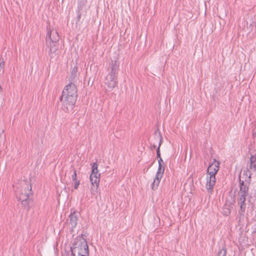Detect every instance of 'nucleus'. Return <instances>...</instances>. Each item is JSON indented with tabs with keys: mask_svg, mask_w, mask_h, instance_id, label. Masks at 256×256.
Wrapping results in <instances>:
<instances>
[{
	"mask_svg": "<svg viewBox=\"0 0 256 256\" xmlns=\"http://www.w3.org/2000/svg\"><path fill=\"white\" fill-rule=\"evenodd\" d=\"M109 68L110 69V72L108 73V75L112 76H116L118 77V72L119 70V62L117 60H112L110 63Z\"/></svg>",
	"mask_w": 256,
	"mask_h": 256,
	"instance_id": "9b49d317",
	"label": "nucleus"
},
{
	"mask_svg": "<svg viewBox=\"0 0 256 256\" xmlns=\"http://www.w3.org/2000/svg\"><path fill=\"white\" fill-rule=\"evenodd\" d=\"M33 196L32 192V186H28V188L24 190V192H22L20 196H16V198L18 201H20L22 206L27 210H29L30 206V202L32 200Z\"/></svg>",
	"mask_w": 256,
	"mask_h": 256,
	"instance_id": "20e7f679",
	"label": "nucleus"
},
{
	"mask_svg": "<svg viewBox=\"0 0 256 256\" xmlns=\"http://www.w3.org/2000/svg\"><path fill=\"white\" fill-rule=\"evenodd\" d=\"M46 29L47 34L46 38V46H48V42L50 41V40H52V30H50V22H47Z\"/></svg>",
	"mask_w": 256,
	"mask_h": 256,
	"instance_id": "dca6fc26",
	"label": "nucleus"
},
{
	"mask_svg": "<svg viewBox=\"0 0 256 256\" xmlns=\"http://www.w3.org/2000/svg\"><path fill=\"white\" fill-rule=\"evenodd\" d=\"M224 210V214L226 216H228L230 214V211L228 208H224L223 209Z\"/></svg>",
	"mask_w": 256,
	"mask_h": 256,
	"instance_id": "393cba45",
	"label": "nucleus"
},
{
	"mask_svg": "<svg viewBox=\"0 0 256 256\" xmlns=\"http://www.w3.org/2000/svg\"><path fill=\"white\" fill-rule=\"evenodd\" d=\"M98 164L97 162H94L92 166V173L90 175V182L92 184L91 192L94 194V192H97V190L99 186L100 181V174H98Z\"/></svg>",
	"mask_w": 256,
	"mask_h": 256,
	"instance_id": "7ed1b4c3",
	"label": "nucleus"
},
{
	"mask_svg": "<svg viewBox=\"0 0 256 256\" xmlns=\"http://www.w3.org/2000/svg\"><path fill=\"white\" fill-rule=\"evenodd\" d=\"M245 212H238V222L240 223L242 221L244 220Z\"/></svg>",
	"mask_w": 256,
	"mask_h": 256,
	"instance_id": "b1692460",
	"label": "nucleus"
},
{
	"mask_svg": "<svg viewBox=\"0 0 256 256\" xmlns=\"http://www.w3.org/2000/svg\"><path fill=\"white\" fill-rule=\"evenodd\" d=\"M70 218V225L72 228H74L76 227L77 225V222L78 220V216L76 214L75 212L71 214L69 216Z\"/></svg>",
	"mask_w": 256,
	"mask_h": 256,
	"instance_id": "ddd939ff",
	"label": "nucleus"
},
{
	"mask_svg": "<svg viewBox=\"0 0 256 256\" xmlns=\"http://www.w3.org/2000/svg\"><path fill=\"white\" fill-rule=\"evenodd\" d=\"M164 165L165 164H158V170L156 174V176L162 177L164 171Z\"/></svg>",
	"mask_w": 256,
	"mask_h": 256,
	"instance_id": "a211bd4d",
	"label": "nucleus"
},
{
	"mask_svg": "<svg viewBox=\"0 0 256 256\" xmlns=\"http://www.w3.org/2000/svg\"><path fill=\"white\" fill-rule=\"evenodd\" d=\"M237 202H238V203L240 207L238 212H245L246 208V201L237 200Z\"/></svg>",
	"mask_w": 256,
	"mask_h": 256,
	"instance_id": "6ab92c4d",
	"label": "nucleus"
},
{
	"mask_svg": "<svg viewBox=\"0 0 256 256\" xmlns=\"http://www.w3.org/2000/svg\"><path fill=\"white\" fill-rule=\"evenodd\" d=\"M220 162L214 158L212 162L209 165L207 169V174L210 175L206 178V188L208 193L212 194L214 186L216 184V176L220 170Z\"/></svg>",
	"mask_w": 256,
	"mask_h": 256,
	"instance_id": "f03ea898",
	"label": "nucleus"
},
{
	"mask_svg": "<svg viewBox=\"0 0 256 256\" xmlns=\"http://www.w3.org/2000/svg\"><path fill=\"white\" fill-rule=\"evenodd\" d=\"M2 90V88L1 86H0V90Z\"/></svg>",
	"mask_w": 256,
	"mask_h": 256,
	"instance_id": "7c9ffc66",
	"label": "nucleus"
},
{
	"mask_svg": "<svg viewBox=\"0 0 256 256\" xmlns=\"http://www.w3.org/2000/svg\"><path fill=\"white\" fill-rule=\"evenodd\" d=\"M226 248L225 246H223L222 248L220 250L218 253V256H226Z\"/></svg>",
	"mask_w": 256,
	"mask_h": 256,
	"instance_id": "5701e85b",
	"label": "nucleus"
},
{
	"mask_svg": "<svg viewBox=\"0 0 256 256\" xmlns=\"http://www.w3.org/2000/svg\"><path fill=\"white\" fill-rule=\"evenodd\" d=\"M118 84V77L116 76H112L111 75H107L105 80V84L107 86L108 88L112 90L117 86Z\"/></svg>",
	"mask_w": 256,
	"mask_h": 256,
	"instance_id": "1a4fd4ad",
	"label": "nucleus"
},
{
	"mask_svg": "<svg viewBox=\"0 0 256 256\" xmlns=\"http://www.w3.org/2000/svg\"><path fill=\"white\" fill-rule=\"evenodd\" d=\"M70 174H71V178L73 181L78 180L76 179L77 174H76V170H74L72 168H71L70 170Z\"/></svg>",
	"mask_w": 256,
	"mask_h": 256,
	"instance_id": "412c9836",
	"label": "nucleus"
},
{
	"mask_svg": "<svg viewBox=\"0 0 256 256\" xmlns=\"http://www.w3.org/2000/svg\"><path fill=\"white\" fill-rule=\"evenodd\" d=\"M154 138L156 140H159L158 146L156 148V158H161L160 146L162 142V137L160 134V132H159L158 133H156V132L154 133Z\"/></svg>",
	"mask_w": 256,
	"mask_h": 256,
	"instance_id": "f8f14e48",
	"label": "nucleus"
},
{
	"mask_svg": "<svg viewBox=\"0 0 256 256\" xmlns=\"http://www.w3.org/2000/svg\"><path fill=\"white\" fill-rule=\"evenodd\" d=\"M249 168L254 172L256 170V156L252 155L250 158Z\"/></svg>",
	"mask_w": 256,
	"mask_h": 256,
	"instance_id": "2eb2a0df",
	"label": "nucleus"
},
{
	"mask_svg": "<svg viewBox=\"0 0 256 256\" xmlns=\"http://www.w3.org/2000/svg\"><path fill=\"white\" fill-rule=\"evenodd\" d=\"M159 158L158 160V164H165V163L162 160V158Z\"/></svg>",
	"mask_w": 256,
	"mask_h": 256,
	"instance_id": "cd10ccee",
	"label": "nucleus"
},
{
	"mask_svg": "<svg viewBox=\"0 0 256 256\" xmlns=\"http://www.w3.org/2000/svg\"><path fill=\"white\" fill-rule=\"evenodd\" d=\"M72 256H89L88 248H70Z\"/></svg>",
	"mask_w": 256,
	"mask_h": 256,
	"instance_id": "9d476101",
	"label": "nucleus"
},
{
	"mask_svg": "<svg viewBox=\"0 0 256 256\" xmlns=\"http://www.w3.org/2000/svg\"><path fill=\"white\" fill-rule=\"evenodd\" d=\"M84 236L86 238V236L82 234L80 236L76 238L74 240V243L72 244V246L71 248H88L87 242Z\"/></svg>",
	"mask_w": 256,
	"mask_h": 256,
	"instance_id": "0eeeda50",
	"label": "nucleus"
},
{
	"mask_svg": "<svg viewBox=\"0 0 256 256\" xmlns=\"http://www.w3.org/2000/svg\"><path fill=\"white\" fill-rule=\"evenodd\" d=\"M217 256H218L217 255Z\"/></svg>",
	"mask_w": 256,
	"mask_h": 256,
	"instance_id": "2f4dec72",
	"label": "nucleus"
},
{
	"mask_svg": "<svg viewBox=\"0 0 256 256\" xmlns=\"http://www.w3.org/2000/svg\"><path fill=\"white\" fill-rule=\"evenodd\" d=\"M86 3L87 0H78V7L76 10L77 15L76 24L80 22L82 16L86 18L88 10L86 6Z\"/></svg>",
	"mask_w": 256,
	"mask_h": 256,
	"instance_id": "39448f33",
	"label": "nucleus"
},
{
	"mask_svg": "<svg viewBox=\"0 0 256 256\" xmlns=\"http://www.w3.org/2000/svg\"><path fill=\"white\" fill-rule=\"evenodd\" d=\"M59 41V35L58 33L56 32L55 34L54 35L52 40H50L48 42V46L50 47L49 55L51 58L53 57L52 54H58V42Z\"/></svg>",
	"mask_w": 256,
	"mask_h": 256,
	"instance_id": "423d86ee",
	"label": "nucleus"
},
{
	"mask_svg": "<svg viewBox=\"0 0 256 256\" xmlns=\"http://www.w3.org/2000/svg\"><path fill=\"white\" fill-rule=\"evenodd\" d=\"M156 148V146L155 144H154L152 146V149H155Z\"/></svg>",
	"mask_w": 256,
	"mask_h": 256,
	"instance_id": "c756f323",
	"label": "nucleus"
},
{
	"mask_svg": "<svg viewBox=\"0 0 256 256\" xmlns=\"http://www.w3.org/2000/svg\"><path fill=\"white\" fill-rule=\"evenodd\" d=\"M249 177L250 178V180H251V173L249 171L248 168H246V170H244L242 174V178L243 180H244V178Z\"/></svg>",
	"mask_w": 256,
	"mask_h": 256,
	"instance_id": "4be33fe9",
	"label": "nucleus"
},
{
	"mask_svg": "<svg viewBox=\"0 0 256 256\" xmlns=\"http://www.w3.org/2000/svg\"><path fill=\"white\" fill-rule=\"evenodd\" d=\"M162 176L156 175V177L154 179V181L151 184V188L152 190L158 189Z\"/></svg>",
	"mask_w": 256,
	"mask_h": 256,
	"instance_id": "4468645a",
	"label": "nucleus"
},
{
	"mask_svg": "<svg viewBox=\"0 0 256 256\" xmlns=\"http://www.w3.org/2000/svg\"><path fill=\"white\" fill-rule=\"evenodd\" d=\"M78 67L74 66L71 70L70 76L69 78L70 82L74 83V80L77 76V72H78Z\"/></svg>",
	"mask_w": 256,
	"mask_h": 256,
	"instance_id": "f3484780",
	"label": "nucleus"
},
{
	"mask_svg": "<svg viewBox=\"0 0 256 256\" xmlns=\"http://www.w3.org/2000/svg\"><path fill=\"white\" fill-rule=\"evenodd\" d=\"M74 189H78L80 183V181L78 180H74Z\"/></svg>",
	"mask_w": 256,
	"mask_h": 256,
	"instance_id": "bb28decb",
	"label": "nucleus"
},
{
	"mask_svg": "<svg viewBox=\"0 0 256 256\" xmlns=\"http://www.w3.org/2000/svg\"><path fill=\"white\" fill-rule=\"evenodd\" d=\"M248 193H244L240 192H238V195L239 196V198L237 200L239 201H246V196H248Z\"/></svg>",
	"mask_w": 256,
	"mask_h": 256,
	"instance_id": "aec40b11",
	"label": "nucleus"
},
{
	"mask_svg": "<svg viewBox=\"0 0 256 256\" xmlns=\"http://www.w3.org/2000/svg\"><path fill=\"white\" fill-rule=\"evenodd\" d=\"M77 98V87L74 83L70 82L64 86L59 98L60 102H62V109L66 112H72L75 107Z\"/></svg>",
	"mask_w": 256,
	"mask_h": 256,
	"instance_id": "f257e3e1",
	"label": "nucleus"
},
{
	"mask_svg": "<svg viewBox=\"0 0 256 256\" xmlns=\"http://www.w3.org/2000/svg\"><path fill=\"white\" fill-rule=\"evenodd\" d=\"M238 180L240 183V190L238 192L240 193H248L249 190V186L250 185L251 180L249 177L244 178V180H241V173L238 176Z\"/></svg>",
	"mask_w": 256,
	"mask_h": 256,
	"instance_id": "6e6552de",
	"label": "nucleus"
},
{
	"mask_svg": "<svg viewBox=\"0 0 256 256\" xmlns=\"http://www.w3.org/2000/svg\"><path fill=\"white\" fill-rule=\"evenodd\" d=\"M4 61L3 58L0 60V72H1L2 68L4 66Z\"/></svg>",
	"mask_w": 256,
	"mask_h": 256,
	"instance_id": "a878e982",
	"label": "nucleus"
},
{
	"mask_svg": "<svg viewBox=\"0 0 256 256\" xmlns=\"http://www.w3.org/2000/svg\"><path fill=\"white\" fill-rule=\"evenodd\" d=\"M253 136L254 138H256V130L253 132Z\"/></svg>",
	"mask_w": 256,
	"mask_h": 256,
	"instance_id": "c85d7f7f",
	"label": "nucleus"
}]
</instances>
